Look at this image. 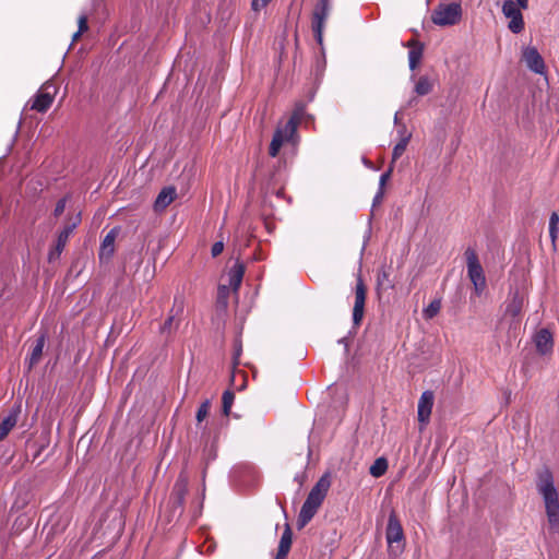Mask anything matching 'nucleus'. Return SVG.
<instances>
[{
  "label": "nucleus",
  "mask_w": 559,
  "mask_h": 559,
  "mask_svg": "<svg viewBox=\"0 0 559 559\" xmlns=\"http://www.w3.org/2000/svg\"><path fill=\"white\" fill-rule=\"evenodd\" d=\"M536 489L543 498L549 526L557 532L559 530V493L555 486L554 475L548 467L538 471Z\"/></svg>",
  "instance_id": "1"
},
{
  "label": "nucleus",
  "mask_w": 559,
  "mask_h": 559,
  "mask_svg": "<svg viewBox=\"0 0 559 559\" xmlns=\"http://www.w3.org/2000/svg\"><path fill=\"white\" fill-rule=\"evenodd\" d=\"M331 487V480L328 474H324L319 478L316 485L310 490L306 501L304 502L298 519V528H304L316 515L322 502L324 501L326 493Z\"/></svg>",
  "instance_id": "2"
},
{
  "label": "nucleus",
  "mask_w": 559,
  "mask_h": 559,
  "mask_svg": "<svg viewBox=\"0 0 559 559\" xmlns=\"http://www.w3.org/2000/svg\"><path fill=\"white\" fill-rule=\"evenodd\" d=\"M301 120V112L295 111L294 115L285 122L278 126L270 144L269 154L272 157L277 156L282 145L285 142H296L297 127Z\"/></svg>",
  "instance_id": "3"
},
{
  "label": "nucleus",
  "mask_w": 559,
  "mask_h": 559,
  "mask_svg": "<svg viewBox=\"0 0 559 559\" xmlns=\"http://www.w3.org/2000/svg\"><path fill=\"white\" fill-rule=\"evenodd\" d=\"M385 539L388 544V550L390 555L399 556L404 551L405 536L402 524L396 516L395 512L392 511L388 519V525L385 530Z\"/></svg>",
  "instance_id": "4"
},
{
  "label": "nucleus",
  "mask_w": 559,
  "mask_h": 559,
  "mask_svg": "<svg viewBox=\"0 0 559 559\" xmlns=\"http://www.w3.org/2000/svg\"><path fill=\"white\" fill-rule=\"evenodd\" d=\"M528 8V0H504L502 4V13L509 20L508 28L519 34L524 29V20L522 10Z\"/></svg>",
  "instance_id": "5"
},
{
  "label": "nucleus",
  "mask_w": 559,
  "mask_h": 559,
  "mask_svg": "<svg viewBox=\"0 0 559 559\" xmlns=\"http://www.w3.org/2000/svg\"><path fill=\"white\" fill-rule=\"evenodd\" d=\"M462 17L461 4L456 2L439 4L431 14V21L438 26H452Z\"/></svg>",
  "instance_id": "6"
},
{
  "label": "nucleus",
  "mask_w": 559,
  "mask_h": 559,
  "mask_svg": "<svg viewBox=\"0 0 559 559\" xmlns=\"http://www.w3.org/2000/svg\"><path fill=\"white\" fill-rule=\"evenodd\" d=\"M468 277L474 284L475 290L480 294L486 286V278L478 255L471 247L465 251Z\"/></svg>",
  "instance_id": "7"
},
{
  "label": "nucleus",
  "mask_w": 559,
  "mask_h": 559,
  "mask_svg": "<svg viewBox=\"0 0 559 559\" xmlns=\"http://www.w3.org/2000/svg\"><path fill=\"white\" fill-rule=\"evenodd\" d=\"M331 12L330 0H320L312 13V31L319 45L323 44V28Z\"/></svg>",
  "instance_id": "8"
},
{
  "label": "nucleus",
  "mask_w": 559,
  "mask_h": 559,
  "mask_svg": "<svg viewBox=\"0 0 559 559\" xmlns=\"http://www.w3.org/2000/svg\"><path fill=\"white\" fill-rule=\"evenodd\" d=\"M183 301L182 299L175 297L174 307L171 308L168 318L159 328V333L166 340H168L179 328V320L177 316L182 312Z\"/></svg>",
  "instance_id": "9"
},
{
  "label": "nucleus",
  "mask_w": 559,
  "mask_h": 559,
  "mask_svg": "<svg viewBox=\"0 0 559 559\" xmlns=\"http://www.w3.org/2000/svg\"><path fill=\"white\" fill-rule=\"evenodd\" d=\"M367 288L360 276L357 278L355 288V304L353 308V322L355 325H359L362 321L365 313Z\"/></svg>",
  "instance_id": "10"
},
{
  "label": "nucleus",
  "mask_w": 559,
  "mask_h": 559,
  "mask_svg": "<svg viewBox=\"0 0 559 559\" xmlns=\"http://www.w3.org/2000/svg\"><path fill=\"white\" fill-rule=\"evenodd\" d=\"M433 402H435V394L430 390L423 392L421 396L419 397L417 414H418L420 431L424 430L425 427L429 423Z\"/></svg>",
  "instance_id": "11"
},
{
  "label": "nucleus",
  "mask_w": 559,
  "mask_h": 559,
  "mask_svg": "<svg viewBox=\"0 0 559 559\" xmlns=\"http://www.w3.org/2000/svg\"><path fill=\"white\" fill-rule=\"evenodd\" d=\"M189 478L185 473H180L176 483L174 484L173 491L170 495V501L175 509L179 508L182 510L186 495L188 492Z\"/></svg>",
  "instance_id": "12"
},
{
  "label": "nucleus",
  "mask_w": 559,
  "mask_h": 559,
  "mask_svg": "<svg viewBox=\"0 0 559 559\" xmlns=\"http://www.w3.org/2000/svg\"><path fill=\"white\" fill-rule=\"evenodd\" d=\"M522 59L531 71L537 74L545 73L544 59L535 47H525L522 51Z\"/></svg>",
  "instance_id": "13"
},
{
  "label": "nucleus",
  "mask_w": 559,
  "mask_h": 559,
  "mask_svg": "<svg viewBox=\"0 0 559 559\" xmlns=\"http://www.w3.org/2000/svg\"><path fill=\"white\" fill-rule=\"evenodd\" d=\"M55 95V87L52 85H45L44 88H41L38 94L36 95V98L32 105V108L44 112L46 111L50 105L52 104Z\"/></svg>",
  "instance_id": "14"
},
{
  "label": "nucleus",
  "mask_w": 559,
  "mask_h": 559,
  "mask_svg": "<svg viewBox=\"0 0 559 559\" xmlns=\"http://www.w3.org/2000/svg\"><path fill=\"white\" fill-rule=\"evenodd\" d=\"M534 344L536 346V350L540 355L550 353L554 348V337L551 332L545 328L537 331L534 335Z\"/></svg>",
  "instance_id": "15"
},
{
  "label": "nucleus",
  "mask_w": 559,
  "mask_h": 559,
  "mask_svg": "<svg viewBox=\"0 0 559 559\" xmlns=\"http://www.w3.org/2000/svg\"><path fill=\"white\" fill-rule=\"evenodd\" d=\"M246 271V266L243 262L240 261L239 258L236 259L234 266L228 271V284L226 286L229 287L234 293H237L242 283L243 274Z\"/></svg>",
  "instance_id": "16"
},
{
  "label": "nucleus",
  "mask_w": 559,
  "mask_h": 559,
  "mask_svg": "<svg viewBox=\"0 0 559 559\" xmlns=\"http://www.w3.org/2000/svg\"><path fill=\"white\" fill-rule=\"evenodd\" d=\"M81 223V213L74 210L70 211L68 223L64 225L62 230L58 235L57 245H66L69 240V236Z\"/></svg>",
  "instance_id": "17"
},
{
  "label": "nucleus",
  "mask_w": 559,
  "mask_h": 559,
  "mask_svg": "<svg viewBox=\"0 0 559 559\" xmlns=\"http://www.w3.org/2000/svg\"><path fill=\"white\" fill-rule=\"evenodd\" d=\"M293 543V532L288 524L285 525L281 536L277 554L274 559H286Z\"/></svg>",
  "instance_id": "18"
},
{
  "label": "nucleus",
  "mask_w": 559,
  "mask_h": 559,
  "mask_svg": "<svg viewBox=\"0 0 559 559\" xmlns=\"http://www.w3.org/2000/svg\"><path fill=\"white\" fill-rule=\"evenodd\" d=\"M176 189L174 187L164 188L155 200L154 207L156 211L166 209L176 198Z\"/></svg>",
  "instance_id": "19"
},
{
  "label": "nucleus",
  "mask_w": 559,
  "mask_h": 559,
  "mask_svg": "<svg viewBox=\"0 0 559 559\" xmlns=\"http://www.w3.org/2000/svg\"><path fill=\"white\" fill-rule=\"evenodd\" d=\"M46 343V333H40V335L36 338L35 345L32 348L31 356L28 358V369H32L36 364L39 362L43 349Z\"/></svg>",
  "instance_id": "20"
},
{
  "label": "nucleus",
  "mask_w": 559,
  "mask_h": 559,
  "mask_svg": "<svg viewBox=\"0 0 559 559\" xmlns=\"http://www.w3.org/2000/svg\"><path fill=\"white\" fill-rule=\"evenodd\" d=\"M406 46L411 48L408 51L409 69L415 70L423 57L424 47L414 39L409 40Z\"/></svg>",
  "instance_id": "21"
},
{
  "label": "nucleus",
  "mask_w": 559,
  "mask_h": 559,
  "mask_svg": "<svg viewBox=\"0 0 559 559\" xmlns=\"http://www.w3.org/2000/svg\"><path fill=\"white\" fill-rule=\"evenodd\" d=\"M20 409H12L0 424V441L15 427L19 419Z\"/></svg>",
  "instance_id": "22"
},
{
  "label": "nucleus",
  "mask_w": 559,
  "mask_h": 559,
  "mask_svg": "<svg viewBox=\"0 0 559 559\" xmlns=\"http://www.w3.org/2000/svg\"><path fill=\"white\" fill-rule=\"evenodd\" d=\"M524 305V297L521 296L518 292L514 293L511 300L508 302L506 307L504 314L511 318H516L521 314Z\"/></svg>",
  "instance_id": "23"
},
{
  "label": "nucleus",
  "mask_w": 559,
  "mask_h": 559,
  "mask_svg": "<svg viewBox=\"0 0 559 559\" xmlns=\"http://www.w3.org/2000/svg\"><path fill=\"white\" fill-rule=\"evenodd\" d=\"M390 267H381L377 273V290H389L394 288V282L390 278Z\"/></svg>",
  "instance_id": "24"
},
{
  "label": "nucleus",
  "mask_w": 559,
  "mask_h": 559,
  "mask_svg": "<svg viewBox=\"0 0 559 559\" xmlns=\"http://www.w3.org/2000/svg\"><path fill=\"white\" fill-rule=\"evenodd\" d=\"M399 133L401 135V140L394 146L393 153H392V157H393L394 162L402 156V154L405 152L407 144L411 140V133L406 132L405 126H401V128L399 129Z\"/></svg>",
  "instance_id": "25"
},
{
  "label": "nucleus",
  "mask_w": 559,
  "mask_h": 559,
  "mask_svg": "<svg viewBox=\"0 0 559 559\" xmlns=\"http://www.w3.org/2000/svg\"><path fill=\"white\" fill-rule=\"evenodd\" d=\"M388 460L385 457H378L369 468L371 476L378 478L385 474L388 469Z\"/></svg>",
  "instance_id": "26"
},
{
  "label": "nucleus",
  "mask_w": 559,
  "mask_h": 559,
  "mask_svg": "<svg viewBox=\"0 0 559 559\" xmlns=\"http://www.w3.org/2000/svg\"><path fill=\"white\" fill-rule=\"evenodd\" d=\"M234 401L235 393L231 390H226L222 396V412L224 416H229Z\"/></svg>",
  "instance_id": "27"
},
{
  "label": "nucleus",
  "mask_w": 559,
  "mask_h": 559,
  "mask_svg": "<svg viewBox=\"0 0 559 559\" xmlns=\"http://www.w3.org/2000/svg\"><path fill=\"white\" fill-rule=\"evenodd\" d=\"M432 90V83L428 78L421 76L415 85V92L419 96H425L429 94Z\"/></svg>",
  "instance_id": "28"
},
{
  "label": "nucleus",
  "mask_w": 559,
  "mask_h": 559,
  "mask_svg": "<svg viewBox=\"0 0 559 559\" xmlns=\"http://www.w3.org/2000/svg\"><path fill=\"white\" fill-rule=\"evenodd\" d=\"M559 229V215L554 212L549 218V237L552 243H555Z\"/></svg>",
  "instance_id": "29"
},
{
  "label": "nucleus",
  "mask_w": 559,
  "mask_h": 559,
  "mask_svg": "<svg viewBox=\"0 0 559 559\" xmlns=\"http://www.w3.org/2000/svg\"><path fill=\"white\" fill-rule=\"evenodd\" d=\"M441 309V301L438 299L432 300L425 309L424 317L425 319L435 318Z\"/></svg>",
  "instance_id": "30"
},
{
  "label": "nucleus",
  "mask_w": 559,
  "mask_h": 559,
  "mask_svg": "<svg viewBox=\"0 0 559 559\" xmlns=\"http://www.w3.org/2000/svg\"><path fill=\"white\" fill-rule=\"evenodd\" d=\"M210 407H211V401L210 400H205L199 407L198 412H197V415H195V419L198 421V424L202 423L206 416L209 415V411H210Z\"/></svg>",
  "instance_id": "31"
},
{
  "label": "nucleus",
  "mask_w": 559,
  "mask_h": 559,
  "mask_svg": "<svg viewBox=\"0 0 559 559\" xmlns=\"http://www.w3.org/2000/svg\"><path fill=\"white\" fill-rule=\"evenodd\" d=\"M230 290L231 289H229L228 286L223 285V284L219 285L218 289H217V302L218 304H223L224 306H226Z\"/></svg>",
  "instance_id": "32"
},
{
  "label": "nucleus",
  "mask_w": 559,
  "mask_h": 559,
  "mask_svg": "<svg viewBox=\"0 0 559 559\" xmlns=\"http://www.w3.org/2000/svg\"><path fill=\"white\" fill-rule=\"evenodd\" d=\"M115 253V247H100L99 260L102 262L109 261Z\"/></svg>",
  "instance_id": "33"
},
{
  "label": "nucleus",
  "mask_w": 559,
  "mask_h": 559,
  "mask_svg": "<svg viewBox=\"0 0 559 559\" xmlns=\"http://www.w3.org/2000/svg\"><path fill=\"white\" fill-rule=\"evenodd\" d=\"M120 233L119 228H112L104 238L102 245H114Z\"/></svg>",
  "instance_id": "34"
},
{
  "label": "nucleus",
  "mask_w": 559,
  "mask_h": 559,
  "mask_svg": "<svg viewBox=\"0 0 559 559\" xmlns=\"http://www.w3.org/2000/svg\"><path fill=\"white\" fill-rule=\"evenodd\" d=\"M67 202H68V197H63L62 199H60L57 202L56 207L53 210L55 217H59L61 214H63V212L66 211Z\"/></svg>",
  "instance_id": "35"
},
{
  "label": "nucleus",
  "mask_w": 559,
  "mask_h": 559,
  "mask_svg": "<svg viewBox=\"0 0 559 559\" xmlns=\"http://www.w3.org/2000/svg\"><path fill=\"white\" fill-rule=\"evenodd\" d=\"M78 25H79V32L83 33L85 31H87V16L82 14L79 20H78Z\"/></svg>",
  "instance_id": "36"
},
{
  "label": "nucleus",
  "mask_w": 559,
  "mask_h": 559,
  "mask_svg": "<svg viewBox=\"0 0 559 559\" xmlns=\"http://www.w3.org/2000/svg\"><path fill=\"white\" fill-rule=\"evenodd\" d=\"M271 0H253L252 1V9L254 11H259L260 9L264 8Z\"/></svg>",
  "instance_id": "37"
},
{
  "label": "nucleus",
  "mask_w": 559,
  "mask_h": 559,
  "mask_svg": "<svg viewBox=\"0 0 559 559\" xmlns=\"http://www.w3.org/2000/svg\"><path fill=\"white\" fill-rule=\"evenodd\" d=\"M63 248L64 247H55L49 253V261H52L55 258H58L61 254Z\"/></svg>",
  "instance_id": "38"
},
{
  "label": "nucleus",
  "mask_w": 559,
  "mask_h": 559,
  "mask_svg": "<svg viewBox=\"0 0 559 559\" xmlns=\"http://www.w3.org/2000/svg\"><path fill=\"white\" fill-rule=\"evenodd\" d=\"M225 247H212V257L213 258H216L218 257L219 254H222L223 250H224Z\"/></svg>",
  "instance_id": "39"
},
{
  "label": "nucleus",
  "mask_w": 559,
  "mask_h": 559,
  "mask_svg": "<svg viewBox=\"0 0 559 559\" xmlns=\"http://www.w3.org/2000/svg\"><path fill=\"white\" fill-rule=\"evenodd\" d=\"M389 177H390V171H386V173L381 175V177H380V186L381 187L385 185V182L389 179Z\"/></svg>",
  "instance_id": "40"
},
{
  "label": "nucleus",
  "mask_w": 559,
  "mask_h": 559,
  "mask_svg": "<svg viewBox=\"0 0 559 559\" xmlns=\"http://www.w3.org/2000/svg\"><path fill=\"white\" fill-rule=\"evenodd\" d=\"M381 199H382V191H379V192L377 193V195L374 197L373 202H374V203H376V202H380V201H381Z\"/></svg>",
  "instance_id": "41"
},
{
  "label": "nucleus",
  "mask_w": 559,
  "mask_h": 559,
  "mask_svg": "<svg viewBox=\"0 0 559 559\" xmlns=\"http://www.w3.org/2000/svg\"><path fill=\"white\" fill-rule=\"evenodd\" d=\"M81 34H82V33H81V32H79V31H78L76 33H74V34H73V37H72V40H73V41L78 40V38L81 36Z\"/></svg>",
  "instance_id": "42"
},
{
  "label": "nucleus",
  "mask_w": 559,
  "mask_h": 559,
  "mask_svg": "<svg viewBox=\"0 0 559 559\" xmlns=\"http://www.w3.org/2000/svg\"><path fill=\"white\" fill-rule=\"evenodd\" d=\"M399 114L400 112L397 111V112H395V116H394V123L395 124H399Z\"/></svg>",
  "instance_id": "43"
},
{
  "label": "nucleus",
  "mask_w": 559,
  "mask_h": 559,
  "mask_svg": "<svg viewBox=\"0 0 559 559\" xmlns=\"http://www.w3.org/2000/svg\"><path fill=\"white\" fill-rule=\"evenodd\" d=\"M253 259H255V260H260V259H262V257H261L260 254L258 255L257 253H254V254H253Z\"/></svg>",
  "instance_id": "44"
},
{
  "label": "nucleus",
  "mask_w": 559,
  "mask_h": 559,
  "mask_svg": "<svg viewBox=\"0 0 559 559\" xmlns=\"http://www.w3.org/2000/svg\"><path fill=\"white\" fill-rule=\"evenodd\" d=\"M295 479H296L297 481H299V484H300V485L302 484V480H300V478H298V476H295Z\"/></svg>",
  "instance_id": "45"
},
{
  "label": "nucleus",
  "mask_w": 559,
  "mask_h": 559,
  "mask_svg": "<svg viewBox=\"0 0 559 559\" xmlns=\"http://www.w3.org/2000/svg\"><path fill=\"white\" fill-rule=\"evenodd\" d=\"M295 479H296L297 481H299V484H300V485L302 484V480H300V478H298V476H295Z\"/></svg>",
  "instance_id": "46"
},
{
  "label": "nucleus",
  "mask_w": 559,
  "mask_h": 559,
  "mask_svg": "<svg viewBox=\"0 0 559 559\" xmlns=\"http://www.w3.org/2000/svg\"><path fill=\"white\" fill-rule=\"evenodd\" d=\"M295 479H296L297 481H299V484H300V485L302 484V480H300V478H298V476H295Z\"/></svg>",
  "instance_id": "47"
},
{
  "label": "nucleus",
  "mask_w": 559,
  "mask_h": 559,
  "mask_svg": "<svg viewBox=\"0 0 559 559\" xmlns=\"http://www.w3.org/2000/svg\"><path fill=\"white\" fill-rule=\"evenodd\" d=\"M214 245L221 246V245H224V243L222 241H217Z\"/></svg>",
  "instance_id": "48"
}]
</instances>
